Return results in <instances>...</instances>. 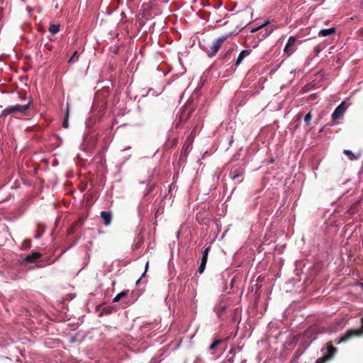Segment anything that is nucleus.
I'll list each match as a JSON object with an SVG mask.
<instances>
[{"label": "nucleus", "mask_w": 363, "mask_h": 363, "mask_svg": "<svg viewBox=\"0 0 363 363\" xmlns=\"http://www.w3.org/2000/svg\"><path fill=\"white\" fill-rule=\"evenodd\" d=\"M33 106V100L31 98L29 99L28 102L26 104L20 105L16 104L13 106H9L4 108L0 115V118L6 117L8 115L16 114L17 113H22L26 114L27 111Z\"/></svg>", "instance_id": "nucleus-1"}, {"label": "nucleus", "mask_w": 363, "mask_h": 363, "mask_svg": "<svg viewBox=\"0 0 363 363\" xmlns=\"http://www.w3.org/2000/svg\"><path fill=\"white\" fill-rule=\"evenodd\" d=\"M363 335V317L361 318V327L359 329L348 330L341 337L336 339L335 343L339 345L345 342L353 337H359Z\"/></svg>", "instance_id": "nucleus-2"}, {"label": "nucleus", "mask_w": 363, "mask_h": 363, "mask_svg": "<svg viewBox=\"0 0 363 363\" xmlns=\"http://www.w3.org/2000/svg\"><path fill=\"white\" fill-rule=\"evenodd\" d=\"M225 39V38L224 37L220 38L213 42L212 45L210 47V49L203 48V50L207 52L208 57H211L216 55Z\"/></svg>", "instance_id": "nucleus-3"}, {"label": "nucleus", "mask_w": 363, "mask_h": 363, "mask_svg": "<svg viewBox=\"0 0 363 363\" xmlns=\"http://www.w3.org/2000/svg\"><path fill=\"white\" fill-rule=\"evenodd\" d=\"M337 352V349L334 347L333 345H328V351L327 354H324L323 357L318 358L315 363H326L328 360L331 359L335 354Z\"/></svg>", "instance_id": "nucleus-4"}, {"label": "nucleus", "mask_w": 363, "mask_h": 363, "mask_svg": "<svg viewBox=\"0 0 363 363\" xmlns=\"http://www.w3.org/2000/svg\"><path fill=\"white\" fill-rule=\"evenodd\" d=\"M296 40L297 38L295 36H291L288 39V42L284 49V54L286 55L288 57L291 55L292 53L294 52V49L293 48V47L295 45Z\"/></svg>", "instance_id": "nucleus-5"}, {"label": "nucleus", "mask_w": 363, "mask_h": 363, "mask_svg": "<svg viewBox=\"0 0 363 363\" xmlns=\"http://www.w3.org/2000/svg\"><path fill=\"white\" fill-rule=\"evenodd\" d=\"M346 109V104L343 101L335 109L334 112L332 113V118L333 120L340 119L343 116Z\"/></svg>", "instance_id": "nucleus-6"}, {"label": "nucleus", "mask_w": 363, "mask_h": 363, "mask_svg": "<svg viewBox=\"0 0 363 363\" xmlns=\"http://www.w3.org/2000/svg\"><path fill=\"white\" fill-rule=\"evenodd\" d=\"M243 174V170L240 168L233 169L230 172V177L236 182H240L242 181V179H240L242 177Z\"/></svg>", "instance_id": "nucleus-7"}, {"label": "nucleus", "mask_w": 363, "mask_h": 363, "mask_svg": "<svg viewBox=\"0 0 363 363\" xmlns=\"http://www.w3.org/2000/svg\"><path fill=\"white\" fill-rule=\"evenodd\" d=\"M40 257V253L34 252L32 254L26 256V257L23 260V262L35 263Z\"/></svg>", "instance_id": "nucleus-8"}, {"label": "nucleus", "mask_w": 363, "mask_h": 363, "mask_svg": "<svg viewBox=\"0 0 363 363\" xmlns=\"http://www.w3.org/2000/svg\"><path fill=\"white\" fill-rule=\"evenodd\" d=\"M192 112H193L192 109L189 110L187 113H186V110L184 109L181 112L179 121L176 123V128H178L180 125V123H182V121H186L187 120H189V118L191 116Z\"/></svg>", "instance_id": "nucleus-9"}, {"label": "nucleus", "mask_w": 363, "mask_h": 363, "mask_svg": "<svg viewBox=\"0 0 363 363\" xmlns=\"http://www.w3.org/2000/svg\"><path fill=\"white\" fill-rule=\"evenodd\" d=\"M101 218H102L104 224L105 225H109L111 224L112 220V215L110 212L101 211Z\"/></svg>", "instance_id": "nucleus-10"}, {"label": "nucleus", "mask_w": 363, "mask_h": 363, "mask_svg": "<svg viewBox=\"0 0 363 363\" xmlns=\"http://www.w3.org/2000/svg\"><path fill=\"white\" fill-rule=\"evenodd\" d=\"M192 140H193V139H191L190 137H188L186 138L185 144L184 145L182 150L181 156L186 157V155L189 151L190 145H191Z\"/></svg>", "instance_id": "nucleus-11"}, {"label": "nucleus", "mask_w": 363, "mask_h": 363, "mask_svg": "<svg viewBox=\"0 0 363 363\" xmlns=\"http://www.w3.org/2000/svg\"><path fill=\"white\" fill-rule=\"evenodd\" d=\"M335 32H336V28L335 27H333V28H327V29H321L319 31L318 35H319V36H321V37H327V36H330L331 35L335 34Z\"/></svg>", "instance_id": "nucleus-12"}, {"label": "nucleus", "mask_w": 363, "mask_h": 363, "mask_svg": "<svg viewBox=\"0 0 363 363\" xmlns=\"http://www.w3.org/2000/svg\"><path fill=\"white\" fill-rule=\"evenodd\" d=\"M250 52H251V50H242L240 52L237 60H235V65H236V66L239 65L241 63V62L243 60V59L250 53Z\"/></svg>", "instance_id": "nucleus-13"}, {"label": "nucleus", "mask_w": 363, "mask_h": 363, "mask_svg": "<svg viewBox=\"0 0 363 363\" xmlns=\"http://www.w3.org/2000/svg\"><path fill=\"white\" fill-rule=\"evenodd\" d=\"M344 153L349 157L350 160H357L360 157L361 154L358 153L357 155L354 154L351 150H345Z\"/></svg>", "instance_id": "nucleus-14"}, {"label": "nucleus", "mask_w": 363, "mask_h": 363, "mask_svg": "<svg viewBox=\"0 0 363 363\" xmlns=\"http://www.w3.org/2000/svg\"><path fill=\"white\" fill-rule=\"evenodd\" d=\"M128 294V290H124L121 293L118 294L113 299V302L116 303L119 301L121 298L125 297Z\"/></svg>", "instance_id": "nucleus-15"}, {"label": "nucleus", "mask_w": 363, "mask_h": 363, "mask_svg": "<svg viewBox=\"0 0 363 363\" xmlns=\"http://www.w3.org/2000/svg\"><path fill=\"white\" fill-rule=\"evenodd\" d=\"M49 31L52 35H55L60 31V24H50Z\"/></svg>", "instance_id": "nucleus-16"}, {"label": "nucleus", "mask_w": 363, "mask_h": 363, "mask_svg": "<svg viewBox=\"0 0 363 363\" xmlns=\"http://www.w3.org/2000/svg\"><path fill=\"white\" fill-rule=\"evenodd\" d=\"M113 307L112 306H104L101 308V311L99 313V316H102L104 315L111 314L112 313Z\"/></svg>", "instance_id": "nucleus-17"}, {"label": "nucleus", "mask_w": 363, "mask_h": 363, "mask_svg": "<svg viewBox=\"0 0 363 363\" xmlns=\"http://www.w3.org/2000/svg\"><path fill=\"white\" fill-rule=\"evenodd\" d=\"M226 306L225 305H219L215 308V311L218 317H220L223 313L225 311Z\"/></svg>", "instance_id": "nucleus-18"}, {"label": "nucleus", "mask_w": 363, "mask_h": 363, "mask_svg": "<svg viewBox=\"0 0 363 363\" xmlns=\"http://www.w3.org/2000/svg\"><path fill=\"white\" fill-rule=\"evenodd\" d=\"M210 248H211V247L208 246V247H205L204 250L202 251L201 261H204V262H207L208 255Z\"/></svg>", "instance_id": "nucleus-19"}, {"label": "nucleus", "mask_w": 363, "mask_h": 363, "mask_svg": "<svg viewBox=\"0 0 363 363\" xmlns=\"http://www.w3.org/2000/svg\"><path fill=\"white\" fill-rule=\"evenodd\" d=\"M222 340L220 339H215L209 347L210 350H214L220 343Z\"/></svg>", "instance_id": "nucleus-20"}, {"label": "nucleus", "mask_w": 363, "mask_h": 363, "mask_svg": "<svg viewBox=\"0 0 363 363\" xmlns=\"http://www.w3.org/2000/svg\"><path fill=\"white\" fill-rule=\"evenodd\" d=\"M79 60V55L77 51L74 52L72 57L69 59L68 63L72 64L77 62Z\"/></svg>", "instance_id": "nucleus-21"}, {"label": "nucleus", "mask_w": 363, "mask_h": 363, "mask_svg": "<svg viewBox=\"0 0 363 363\" xmlns=\"http://www.w3.org/2000/svg\"><path fill=\"white\" fill-rule=\"evenodd\" d=\"M311 119H312V114L311 113H308V114H306L305 116L304 121L306 123V126L309 125Z\"/></svg>", "instance_id": "nucleus-22"}, {"label": "nucleus", "mask_w": 363, "mask_h": 363, "mask_svg": "<svg viewBox=\"0 0 363 363\" xmlns=\"http://www.w3.org/2000/svg\"><path fill=\"white\" fill-rule=\"evenodd\" d=\"M206 262H204V261L201 262L200 266L199 267V269H198V272L200 274H202L204 272L205 268H206Z\"/></svg>", "instance_id": "nucleus-23"}, {"label": "nucleus", "mask_w": 363, "mask_h": 363, "mask_svg": "<svg viewBox=\"0 0 363 363\" xmlns=\"http://www.w3.org/2000/svg\"><path fill=\"white\" fill-rule=\"evenodd\" d=\"M79 221H77V222H74L72 225L67 230V234L69 235H72V233H74V228L75 226L78 224Z\"/></svg>", "instance_id": "nucleus-24"}, {"label": "nucleus", "mask_w": 363, "mask_h": 363, "mask_svg": "<svg viewBox=\"0 0 363 363\" xmlns=\"http://www.w3.org/2000/svg\"><path fill=\"white\" fill-rule=\"evenodd\" d=\"M68 126H69V124H68V112H67L66 117L62 122V127L65 128H67Z\"/></svg>", "instance_id": "nucleus-25"}, {"label": "nucleus", "mask_w": 363, "mask_h": 363, "mask_svg": "<svg viewBox=\"0 0 363 363\" xmlns=\"http://www.w3.org/2000/svg\"><path fill=\"white\" fill-rule=\"evenodd\" d=\"M268 23H269V21L265 22V23H264V24H262V26H259V27H257V28H255V29H252V32H254V31H256V30H259V29L262 28L264 26H266L267 24H268Z\"/></svg>", "instance_id": "nucleus-26"}, {"label": "nucleus", "mask_w": 363, "mask_h": 363, "mask_svg": "<svg viewBox=\"0 0 363 363\" xmlns=\"http://www.w3.org/2000/svg\"><path fill=\"white\" fill-rule=\"evenodd\" d=\"M45 48L48 50H51L52 48V46L51 45H49V44H45Z\"/></svg>", "instance_id": "nucleus-27"}, {"label": "nucleus", "mask_w": 363, "mask_h": 363, "mask_svg": "<svg viewBox=\"0 0 363 363\" xmlns=\"http://www.w3.org/2000/svg\"><path fill=\"white\" fill-rule=\"evenodd\" d=\"M148 265H149V262H147V263H146V264H145V272H144V273H143V274L142 277H144V276L145 275V273H146V272L147 271Z\"/></svg>", "instance_id": "nucleus-28"}, {"label": "nucleus", "mask_w": 363, "mask_h": 363, "mask_svg": "<svg viewBox=\"0 0 363 363\" xmlns=\"http://www.w3.org/2000/svg\"><path fill=\"white\" fill-rule=\"evenodd\" d=\"M272 30H273L272 28H270V30H269L266 29V34L265 35L267 36L269 35L272 32Z\"/></svg>", "instance_id": "nucleus-29"}, {"label": "nucleus", "mask_w": 363, "mask_h": 363, "mask_svg": "<svg viewBox=\"0 0 363 363\" xmlns=\"http://www.w3.org/2000/svg\"><path fill=\"white\" fill-rule=\"evenodd\" d=\"M359 35L363 37V28L359 30Z\"/></svg>", "instance_id": "nucleus-30"}, {"label": "nucleus", "mask_w": 363, "mask_h": 363, "mask_svg": "<svg viewBox=\"0 0 363 363\" xmlns=\"http://www.w3.org/2000/svg\"><path fill=\"white\" fill-rule=\"evenodd\" d=\"M103 154H104L103 151H101V152L99 153V156L101 158H102V157H103Z\"/></svg>", "instance_id": "nucleus-31"}, {"label": "nucleus", "mask_w": 363, "mask_h": 363, "mask_svg": "<svg viewBox=\"0 0 363 363\" xmlns=\"http://www.w3.org/2000/svg\"><path fill=\"white\" fill-rule=\"evenodd\" d=\"M228 361L232 363L233 362V357L228 358Z\"/></svg>", "instance_id": "nucleus-32"}, {"label": "nucleus", "mask_w": 363, "mask_h": 363, "mask_svg": "<svg viewBox=\"0 0 363 363\" xmlns=\"http://www.w3.org/2000/svg\"><path fill=\"white\" fill-rule=\"evenodd\" d=\"M233 351H234V349H233V348H232V349L230 350V353H233Z\"/></svg>", "instance_id": "nucleus-33"}, {"label": "nucleus", "mask_w": 363, "mask_h": 363, "mask_svg": "<svg viewBox=\"0 0 363 363\" xmlns=\"http://www.w3.org/2000/svg\"><path fill=\"white\" fill-rule=\"evenodd\" d=\"M301 113H299V114L298 115V118H301Z\"/></svg>", "instance_id": "nucleus-34"}, {"label": "nucleus", "mask_w": 363, "mask_h": 363, "mask_svg": "<svg viewBox=\"0 0 363 363\" xmlns=\"http://www.w3.org/2000/svg\"><path fill=\"white\" fill-rule=\"evenodd\" d=\"M26 245H27V247H29L30 244L26 243Z\"/></svg>", "instance_id": "nucleus-35"}, {"label": "nucleus", "mask_w": 363, "mask_h": 363, "mask_svg": "<svg viewBox=\"0 0 363 363\" xmlns=\"http://www.w3.org/2000/svg\"><path fill=\"white\" fill-rule=\"evenodd\" d=\"M26 245H27V247H29L30 244L26 243Z\"/></svg>", "instance_id": "nucleus-36"}, {"label": "nucleus", "mask_w": 363, "mask_h": 363, "mask_svg": "<svg viewBox=\"0 0 363 363\" xmlns=\"http://www.w3.org/2000/svg\"><path fill=\"white\" fill-rule=\"evenodd\" d=\"M26 245H27V247H29L30 244L26 243Z\"/></svg>", "instance_id": "nucleus-37"}, {"label": "nucleus", "mask_w": 363, "mask_h": 363, "mask_svg": "<svg viewBox=\"0 0 363 363\" xmlns=\"http://www.w3.org/2000/svg\"><path fill=\"white\" fill-rule=\"evenodd\" d=\"M315 49H316V52H318L319 50H318V48H316Z\"/></svg>", "instance_id": "nucleus-38"}, {"label": "nucleus", "mask_w": 363, "mask_h": 363, "mask_svg": "<svg viewBox=\"0 0 363 363\" xmlns=\"http://www.w3.org/2000/svg\"><path fill=\"white\" fill-rule=\"evenodd\" d=\"M362 287L363 288V284H361Z\"/></svg>", "instance_id": "nucleus-39"}, {"label": "nucleus", "mask_w": 363, "mask_h": 363, "mask_svg": "<svg viewBox=\"0 0 363 363\" xmlns=\"http://www.w3.org/2000/svg\"><path fill=\"white\" fill-rule=\"evenodd\" d=\"M23 1H26V0H22Z\"/></svg>", "instance_id": "nucleus-40"}]
</instances>
